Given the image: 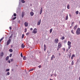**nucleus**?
I'll use <instances>...</instances> for the list:
<instances>
[{
  "instance_id": "57",
  "label": "nucleus",
  "mask_w": 80,
  "mask_h": 80,
  "mask_svg": "<svg viewBox=\"0 0 80 80\" xmlns=\"http://www.w3.org/2000/svg\"><path fill=\"white\" fill-rule=\"evenodd\" d=\"M79 80H80V77L79 78Z\"/></svg>"
},
{
  "instance_id": "50",
  "label": "nucleus",
  "mask_w": 80,
  "mask_h": 80,
  "mask_svg": "<svg viewBox=\"0 0 80 80\" xmlns=\"http://www.w3.org/2000/svg\"><path fill=\"white\" fill-rule=\"evenodd\" d=\"M9 63H10V61H9L8 62Z\"/></svg>"
},
{
  "instance_id": "61",
  "label": "nucleus",
  "mask_w": 80,
  "mask_h": 80,
  "mask_svg": "<svg viewBox=\"0 0 80 80\" xmlns=\"http://www.w3.org/2000/svg\"><path fill=\"white\" fill-rule=\"evenodd\" d=\"M68 50H69V49H70V48H68Z\"/></svg>"
},
{
  "instance_id": "46",
  "label": "nucleus",
  "mask_w": 80,
  "mask_h": 80,
  "mask_svg": "<svg viewBox=\"0 0 80 80\" xmlns=\"http://www.w3.org/2000/svg\"><path fill=\"white\" fill-rule=\"evenodd\" d=\"M11 61L12 62H13V59H11Z\"/></svg>"
},
{
  "instance_id": "40",
  "label": "nucleus",
  "mask_w": 80,
  "mask_h": 80,
  "mask_svg": "<svg viewBox=\"0 0 80 80\" xmlns=\"http://www.w3.org/2000/svg\"><path fill=\"white\" fill-rule=\"evenodd\" d=\"M69 58H70L71 57V53L69 55Z\"/></svg>"
},
{
  "instance_id": "28",
  "label": "nucleus",
  "mask_w": 80,
  "mask_h": 80,
  "mask_svg": "<svg viewBox=\"0 0 80 80\" xmlns=\"http://www.w3.org/2000/svg\"><path fill=\"white\" fill-rule=\"evenodd\" d=\"M3 56V52H2L1 53V57H2V56Z\"/></svg>"
},
{
  "instance_id": "45",
  "label": "nucleus",
  "mask_w": 80,
  "mask_h": 80,
  "mask_svg": "<svg viewBox=\"0 0 80 80\" xmlns=\"http://www.w3.org/2000/svg\"><path fill=\"white\" fill-rule=\"evenodd\" d=\"M24 32H27V28H25V31H24Z\"/></svg>"
},
{
  "instance_id": "7",
  "label": "nucleus",
  "mask_w": 80,
  "mask_h": 80,
  "mask_svg": "<svg viewBox=\"0 0 80 80\" xmlns=\"http://www.w3.org/2000/svg\"><path fill=\"white\" fill-rule=\"evenodd\" d=\"M41 23V19H40L38 21V25H40V23Z\"/></svg>"
},
{
  "instance_id": "59",
  "label": "nucleus",
  "mask_w": 80,
  "mask_h": 80,
  "mask_svg": "<svg viewBox=\"0 0 80 80\" xmlns=\"http://www.w3.org/2000/svg\"><path fill=\"white\" fill-rule=\"evenodd\" d=\"M54 76H56V74H54Z\"/></svg>"
},
{
  "instance_id": "24",
  "label": "nucleus",
  "mask_w": 80,
  "mask_h": 80,
  "mask_svg": "<svg viewBox=\"0 0 80 80\" xmlns=\"http://www.w3.org/2000/svg\"><path fill=\"white\" fill-rule=\"evenodd\" d=\"M74 64V61H72V62H71V65H73V64Z\"/></svg>"
},
{
  "instance_id": "25",
  "label": "nucleus",
  "mask_w": 80,
  "mask_h": 80,
  "mask_svg": "<svg viewBox=\"0 0 80 80\" xmlns=\"http://www.w3.org/2000/svg\"><path fill=\"white\" fill-rule=\"evenodd\" d=\"M8 58H9V56L7 57L6 59V60H8Z\"/></svg>"
},
{
  "instance_id": "20",
  "label": "nucleus",
  "mask_w": 80,
  "mask_h": 80,
  "mask_svg": "<svg viewBox=\"0 0 80 80\" xmlns=\"http://www.w3.org/2000/svg\"><path fill=\"white\" fill-rule=\"evenodd\" d=\"M68 15H67V16H66V17L65 19V20H68Z\"/></svg>"
},
{
  "instance_id": "18",
  "label": "nucleus",
  "mask_w": 80,
  "mask_h": 80,
  "mask_svg": "<svg viewBox=\"0 0 80 80\" xmlns=\"http://www.w3.org/2000/svg\"><path fill=\"white\" fill-rule=\"evenodd\" d=\"M9 75H10V72H8L6 74V75H7V76H8Z\"/></svg>"
},
{
  "instance_id": "15",
  "label": "nucleus",
  "mask_w": 80,
  "mask_h": 80,
  "mask_svg": "<svg viewBox=\"0 0 80 80\" xmlns=\"http://www.w3.org/2000/svg\"><path fill=\"white\" fill-rule=\"evenodd\" d=\"M42 8H41V10H40V15H41V14H42Z\"/></svg>"
},
{
  "instance_id": "58",
  "label": "nucleus",
  "mask_w": 80,
  "mask_h": 80,
  "mask_svg": "<svg viewBox=\"0 0 80 80\" xmlns=\"http://www.w3.org/2000/svg\"><path fill=\"white\" fill-rule=\"evenodd\" d=\"M19 2H21V0H19Z\"/></svg>"
},
{
  "instance_id": "43",
  "label": "nucleus",
  "mask_w": 80,
  "mask_h": 80,
  "mask_svg": "<svg viewBox=\"0 0 80 80\" xmlns=\"http://www.w3.org/2000/svg\"><path fill=\"white\" fill-rule=\"evenodd\" d=\"M60 48H59L58 47V48H57V50L58 51V50H59V49H60Z\"/></svg>"
},
{
  "instance_id": "19",
  "label": "nucleus",
  "mask_w": 80,
  "mask_h": 80,
  "mask_svg": "<svg viewBox=\"0 0 80 80\" xmlns=\"http://www.w3.org/2000/svg\"><path fill=\"white\" fill-rule=\"evenodd\" d=\"M68 9H70V4H68L67 6Z\"/></svg>"
},
{
  "instance_id": "60",
  "label": "nucleus",
  "mask_w": 80,
  "mask_h": 80,
  "mask_svg": "<svg viewBox=\"0 0 80 80\" xmlns=\"http://www.w3.org/2000/svg\"><path fill=\"white\" fill-rule=\"evenodd\" d=\"M69 16H70V15H70V14H69Z\"/></svg>"
},
{
  "instance_id": "35",
  "label": "nucleus",
  "mask_w": 80,
  "mask_h": 80,
  "mask_svg": "<svg viewBox=\"0 0 80 80\" xmlns=\"http://www.w3.org/2000/svg\"><path fill=\"white\" fill-rule=\"evenodd\" d=\"M73 23H74V22H73L71 23V26H72V27H73Z\"/></svg>"
},
{
  "instance_id": "26",
  "label": "nucleus",
  "mask_w": 80,
  "mask_h": 80,
  "mask_svg": "<svg viewBox=\"0 0 80 80\" xmlns=\"http://www.w3.org/2000/svg\"><path fill=\"white\" fill-rule=\"evenodd\" d=\"M21 2L23 3H24L25 2V1H24V0H21Z\"/></svg>"
},
{
  "instance_id": "37",
  "label": "nucleus",
  "mask_w": 80,
  "mask_h": 80,
  "mask_svg": "<svg viewBox=\"0 0 80 80\" xmlns=\"http://www.w3.org/2000/svg\"><path fill=\"white\" fill-rule=\"evenodd\" d=\"M71 32L72 33H73V34H74V32H73V30H71Z\"/></svg>"
},
{
  "instance_id": "23",
  "label": "nucleus",
  "mask_w": 80,
  "mask_h": 80,
  "mask_svg": "<svg viewBox=\"0 0 80 80\" xmlns=\"http://www.w3.org/2000/svg\"><path fill=\"white\" fill-rule=\"evenodd\" d=\"M52 30H53V29L51 28L50 30V33H51L52 32Z\"/></svg>"
},
{
  "instance_id": "55",
  "label": "nucleus",
  "mask_w": 80,
  "mask_h": 80,
  "mask_svg": "<svg viewBox=\"0 0 80 80\" xmlns=\"http://www.w3.org/2000/svg\"><path fill=\"white\" fill-rule=\"evenodd\" d=\"M72 26H70V28H72Z\"/></svg>"
},
{
  "instance_id": "56",
  "label": "nucleus",
  "mask_w": 80,
  "mask_h": 80,
  "mask_svg": "<svg viewBox=\"0 0 80 80\" xmlns=\"http://www.w3.org/2000/svg\"><path fill=\"white\" fill-rule=\"evenodd\" d=\"M47 52H48V53H49V52H48V51H47Z\"/></svg>"
},
{
  "instance_id": "30",
  "label": "nucleus",
  "mask_w": 80,
  "mask_h": 80,
  "mask_svg": "<svg viewBox=\"0 0 80 80\" xmlns=\"http://www.w3.org/2000/svg\"><path fill=\"white\" fill-rule=\"evenodd\" d=\"M64 39H65V38L64 37V36H63L62 37V38L61 40H64Z\"/></svg>"
},
{
  "instance_id": "33",
  "label": "nucleus",
  "mask_w": 80,
  "mask_h": 80,
  "mask_svg": "<svg viewBox=\"0 0 80 80\" xmlns=\"http://www.w3.org/2000/svg\"><path fill=\"white\" fill-rule=\"evenodd\" d=\"M24 34H22V38H24Z\"/></svg>"
},
{
  "instance_id": "17",
  "label": "nucleus",
  "mask_w": 80,
  "mask_h": 80,
  "mask_svg": "<svg viewBox=\"0 0 80 80\" xmlns=\"http://www.w3.org/2000/svg\"><path fill=\"white\" fill-rule=\"evenodd\" d=\"M13 16H14V17H16V16H17V14H16V13H15L13 15H12V18H13Z\"/></svg>"
},
{
  "instance_id": "9",
  "label": "nucleus",
  "mask_w": 80,
  "mask_h": 80,
  "mask_svg": "<svg viewBox=\"0 0 80 80\" xmlns=\"http://www.w3.org/2000/svg\"><path fill=\"white\" fill-rule=\"evenodd\" d=\"M44 51H46V50H47V46H46V45L44 44Z\"/></svg>"
},
{
  "instance_id": "22",
  "label": "nucleus",
  "mask_w": 80,
  "mask_h": 80,
  "mask_svg": "<svg viewBox=\"0 0 80 80\" xmlns=\"http://www.w3.org/2000/svg\"><path fill=\"white\" fill-rule=\"evenodd\" d=\"M33 70H34V69H33V68H32V69H30V70L29 71V72H32V71H33Z\"/></svg>"
},
{
  "instance_id": "12",
  "label": "nucleus",
  "mask_w": 80,
  "mask_h": 80,
  "mask_svg": "<svg viewBox=\"0 0 80 80\" xmlns=\"http://www.w3.org/2000/svg\"><path fill=\"white\" fill-rule=\"evenodd\" d=\"M21 48H25V46L23 45V44H22L21 45Z\"/></svg>"
},
{
  "instance_id": "39",
  "label": "nucleus",
  "mask_w": 80,
  "mask_h": 80,
  "mask_svg": "<svg viewBox=\"0 0 80 80\" xmlns=\"http://www.w3.org/2000/svg\"><path fill=\"white\" fill-rule=\"evenodd\" d=\"M76 14H78V11H77L76 12Z\"/></svg>"
},
{
  "instance_id": "36",
  "label": "nucleus",
  "mask_w": 80,
  "mask_h": 80,
  "mask_svg": "<svg viewBox=\"0 0 80 80\" xmlns=\"http://www.w3.org/2000/svg\"><path fill=\"white\" fill-rule=\"evenodd\" d=\"M29 33H30V32H28L26 33V35L28 36V35H29Z\"/></svg>"
},
{
  "instance_id": "48",
  "label": "nucleus",
  "mask_w": 80,
  "mask_h": 80,
  "mask_svg": "<svg viewBox=\"0 0 80 80\" xmlns=\"http://www.w3.org/2000/svg\"><path fill=\"white\" fill-rule=\"evenodd\" d=\"M30 30H33V28H31Z\"/></svg>"
},
{
  "instance_id": "27",
  "label": "nucleus",
  "mask_w": 80,
  "mask_h": 80,
  "mask_svg": "<svg viewBox=\"0 0 80 80\" xmlns=\"http://www.w3.org/2000/svg\"><path fill=\"white\" fill-rule=\"evenodd\" d=\"M9 52H13V50H12V49H10L9 50Z\"/></svg>"
},
{
  "instance_id": "21",
  "label": "nucleus",
  "mask_w": 80,
  "mask_h": 80,
  "mask_svg": "<svg viewBox=\"0 0 80 80\" xmlns=\"http://www.w3.org/2000/svg\"><path fill=\"white\" fill-rule=\"evenodd\" d=\"M13 35V34H12L9 37V39H11L10 38H12V36Z\"/></svg>"
},
{
  "instance_id": "6",
  "label": "nucleus",
  "mask_w": 80,
  "mask_h": 80,
  "mask_svg": "<svg viewBox=\"0 0 80 80\" xmlns=\"http://www.w3.org/2000/svg\"><path fill=\"white\" fill-rule=\"evenodd\" d=\"M24 25L26 27H28V22H27L24 23Z\"/></svg>"
},
{
  "instance_id": "34",
  "label": "nucleus",
  "mask_w": 80,
  "mask_h": 80,
  "mask_svg": "<svg viewBox=\"0 0 80 80\" xmlns=\"http://www.w3.org/2000/svg\"><path fill=\"white\" fill-rule=\"evenodd\" d=\"M74 56H75V55H73L71 57V59L72 60L73 59V57H74Z\"/></svg>"
},
{
  "instance_id": "2",
  "label": "nucleus",
  "mask_w": 80,
  "mask_h": 80,
  "mask_svg": "<svg viewBox=\"0 0 80 80\" xmlns=\"http://www.w3.org/2000/svg\"><path fill=\"white\" fill-rule=\"evenodd\" d=\"M37 29L35 28L32 31V33H34V34H36L37 33Z\"/></svg>"
},
{
  "instance_id": "64",
  "label": "nucleus",
  "mask_w": 80,
  "mask_h": 80,
  "mask_svg": "<svg viewBox=\"0 0 80 80\" xmlns=\"http://www.w3.org/2000/svg\"><path fill=\"white\" fill-rule=\"evenodd\" d=\"M79 14H80V12H79Z\"/></svg>"
},
{
  "instance_id": "63",
  "label": "nucleus",
  "mask_w": 80,
  "mask_h": 80,
  "mask_svg": "<svg viewBox=\"0 0 80 80\" xmlns=\"http://www.w3.org/2000/svg\"><path fill=\"white\" fill-rule=\"evenodd\" d=\"M65 42H67V41H65Z\"/></svg>"
},
{
  "instance_id": "31",
  "label": "nucleus",
  "mask_w": 80,
  "mask_h": 80,
  "mask_svg": "<svg viewBox=\"0 0 80 80\" xmlns=\"http://www.w3.org/2000/svg\"><path fill=\"white\" fill-rule=\"evenodd\" d=\"M6 72H8L10 71V69H7L6 70Z\"/></svg>"
},
{
  "instance_id": "11",
  "label": "nucleus",
  "mask_w": 80,
  "mask_h": 80,
  "mask_svg": "<svg viewBox=\"0 0 80 80\" xmlns=\"http://www.w3.org/2000/svg\"><path fill=\"white\" fill-rule=\"evenodd\" d=\"M34 13H33V12H30V15L31 16H33Z\"/></svg>"
},
{
  "instance_id": "5",
  "label": "nucleus",
  "mask_w": 80,
  "mask_h": 80,
  "mask_svg": "<svg viewBox=\"0 0 80 80\" xmlns=\"http://www.w3.org/2000/svg\"><path fill=\"white\" fill-rule=\"evenodd\" d=\"M62 47V44L60 42H59L58 44V47H59V48H61Z\"/></svg>"
},
{
  "instance_id": "13",
  "label": "nucleus",
  "mask_w": 80,
  "mask_h": 80,
  "mask_svg": "<svg viewBox=\"0 0 80 80\" xmlns=\"http://www.w3.org/2000/svg\"><path fill=\"white\" fill-rule=\"evenodd\" d=\"M78 27V25H76L74 27V30H76V29Z\"/></svg>"
},
{
  "instance_id": "47",
  "label": "nucleus",
  "mask_w": 80,
  "mask_h": 80,
  "mask_svg": "<svg viewBox=\"0 0 80 80\" xmlns=\"http://www.w3.org/2000/svg\"><path fill=\"white\" fill-rule=\"evenodd\" d=\"M62 50H63L64 51H65V48H62Z\"/></svg>"
},
{
  "instance_id": "44",
  "label": "nucleus",
  "mask_w": 80,
  "mask_h": 80,
  "mask_svg": "<svg viewBox=\"0 0 80 80\" xmlns=\"http://www.w3.org/2000/svg\"><path fill=\"white\" fill-rule=\"evenodd\" d=\"M68 46H69L68 48H71V45H69Z\"/></svg>"
},
{
  "instance_id": "54",
  "label": "nucleus",
  "mask_w": 80,
  "mask_h": 80,
  "mask_svg": "<svg viewBox=\"0 0 80 80\" xmlns=\"http://www.w3.org/2000/svg\"><path fill=\"white\" fill-rule=\"evenodd\" d=\"M53 76V74H52L51 75V77H52Z\"/></svg>"
},
{
  "instance_id": "32",
  "label": "nucleus",
  "mask_w": 80,
  "mask_h": 80,
  "mask_svg": "<svg viewBox=\"0 0 80 80\" xmlns=\"http://www.w3.org/2000/svg\"><path fill=\"white\" fill-rule=\"evenodd\" d=\"M4 38L3 37L0 39V42H1V41H2V40Z\"/></svg>"
},
{
  "instance_id": "16",
  "label": "nucleus",
  "mask_w": 80,
  "mask_h": 80,
  "mask_svg": "<svg viewBox=\"0 0 80 80\" xmlns=\"http://www.w3.org/2000/svg\"><path fill=\"white\" fill-rule=\"evenodd\" d=\"M26 59L27 58L25 57V56H24L23 57V60H26Z\"/></svg>"
},
{
  "instance_id": "49",
  "label": "nucleus",
  "mask_w": 80,
  "mask_h": 80,
  "mask_svg": "<svg viewBox=\"0 0 80 80\" xmlns=\"http://www.w3.org/2000/svg\"><path fill=\"white\" fill-rule=\"evenodd\" d=\"M9 29H10V30H12V28L11 27H9Z\"/></svg>"
},
{
  "instance_id": "29",
  "label": "nucleus",
  "mask_w": 80,
  "mask_h": 80,
  "mask_svg": "<svg viewBox=\"0 0 80 80\" xmlns=\"http://www.w3.org/2000/svg\"><path fill=\"white\" fill-rule=\"evenodd\" d=\"M12 18V20H15V19H16V18H17V17H14V18Z\"/></svg>"
},
{
  "instance_id": "42",
  "label": "nucleus",
  "mask_w": 80,
  "mask_h": 80,
  "mask_svg": "<svg viewBox=\"0 0 80 80\" xmlns=\"http://www.w3.org/2000/svg\"><path fill=\"white\" fill-rule=\"evenodd\" d=\"M41 67H42V66H41V65H39V66H38V67L39 68H41Z\"/></svg>"
},
{
  "instance_id": "52",
  "label": "nucleus",
  "mask_w": 80,
  "mask_h": 80,
  "mask_svg": "<svg viewBox=\"0 0 80 80\" xmlns=\"http://www.w3.org/2000/svg\"><path fill=\"white\" fill-rule=\"evenodd\" d=\"M68 49H67V50H66V52H68Z\"/></svg>"
},
{
  "instance_id": "41",
  "label": "nucleus",
  "mask_w": 80,
  "mask_h": 80,
  "mask_svg": "<svg viewBox=\"0 0 80 80\" xmlns=\"http://www.w3.org/2000/svg\"><path fill=\"white\" fill-rule=\"evenodd\" d=\"M12 56V54H10L9 55V57H11Z\"/></svg>"
},
{
  "instance_id": "14",
  "label": "nucleus",
  "mask_w": 80,
  "mask_h": 80,
  "mask_svg": "<svg viewBox=\"0 0 80 80\" xmlns=\"http://www.w3.org/2000/svg\"><path fill=\"white\" fill-rule=\"evenodd\" d=\"M68 46L71 45V42H70L69 41L68 42Z\"/></svg>"
},
{
  "instance_id": "38",
  "label": "nucleus",
  "mask_w": 80,
  "mask_h": 80,
  "mask_svg": "<svg viewBox=\"0 0 80 80\" xmlns=\"http://www.w3.org/2000/svg\"><path fill=\"white\" fill-rule=\"evenodd\" d=\"M21 57L22 58H23V54H22V53H21Z\"/></svg>"
},
{
  "instance_id": "10",
  "label": "nucleus",
  "mask_w": 80,
  "mask_h": 80,
  "mask_svg": "<svg viewBox=\"0 0 80 80\" xmlns=\"http://www.w3.org/2000/svg\"><path fill=\"white\" fill-rule=\"evenodd\" d=\"M24 15H25V12H22V18H23Z\"/></svg>"
},
{
  "instance_id": "3",
  "label": "nucleus",
  "mask_w": 80,
  "mask_h": 80,
  "mask_svg": "<svg viewBox=\"0 0 80 80\" xmlns=\"http://www.w3.org/2000/svg\"><path fill=\"white\" fill-rule=\"evenodd\" d=\"M11 42V39H9L7 42V44L6 45H8L10 44V43Z\"/></svg>"
},
{
  "instance_id": "53",
  "label": "nucleus",
  "mask_w": 80,
  "mask_h": 80,
  "mask_svg": "<svg viewBox=\"0 0 80 80\" xmlns=\"http://www.w3.org/2000/svg\"><path fill=\"white\" fill-rule=\"evenodd\" d=\"M58 54L59 55V56H60V55H61V54H60V53H59Z\"/></svg>"
},
{
  "instance_id": "62",
  "label": "nucleus",
  "mask_w": 80,
  "mask_h": 80,
  "mask_svg": "<svg viewBox=\"0 0 80 80\" xmlns=\"http://www.w3.org/2000/svg\"><path fill=\"white\" fill-rule=\"evenodd\" d=\"M79 23H80V21H79Z\"/></svg>"
},
{
  "instance_id": "4",
  "label": "nucleus",
  "mask_w": 80,
  "mask_h": 80,
  "mask_svg": "<svg viewBox=\"0 0 80 80\" xmlns=\"http://www.w3.org/2000/svg\"><path fill=\"white\" fill-rule=\"evenodd\" d=\"M54 42L55 43L57 44L58 43V39L57 38L54 40Z\"/></svg>"
},
{
  "instance_id": "1",
  "label": "nucleus",
  "mask_w": 80,
  "mask_h": 80,
  "mask_svg": "<svg viewBox=\"0 0 80 80\" xmlns=\"http://www.w3.org/2000/svg\"><path fill=\"white\" fill-rule=\"evenodd\" d=\"M76 34L77 35H80V28H78L76 31Z\"/></svg>"
},
{
  "instance_id": "8",
  "label": "nucleus",
  "mask_w": 80,
  "mask_h": 80,
  "mask_svg": "<svg viewBox=\"0 0 80 80\" xmlns=\"http://www.w3.org/2000/svg\"><path fill=\"white\" fill-rule=\"evenodd\" d=\"M55 58V55H52V56L51 57V60H53V59Z\"/></svg>"
},
{
  "instance_id": "51",
  "label": "nucleus",
  "mask_w": 80,
  "mask_h": 80,
  "mask_svg": "<svg viewBox=\"0 0 80 80\" xmlns=\"http://www.w3.org/2000/svg\"><path fill=\"white\" fill-rule=\"evenodd\" d=\"M21 4V2H19V5H20Z\"/></svg>"
}]
</instances>
